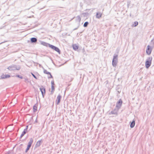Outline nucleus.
I'll list each match as a JSON object with an SVG mask.
<instances>
[{"mask_svg":"<svg viewBox=\"0 0 154 154\" xmlns=\"http://www.w3.org/2000/svg\"><path fill=\"white\" fill-rule=\"evenodd\" d=\"M152 59V57H149L147 59L145 62V66L146 68L148 69L150 66Z\"/></svg>","mask_w":154,"mask_h":154,"instance_id":"obj_1","label":"nucleus"},{"mask_svg":"<svg viewBox=\"0 0 154 154\" xmlns=\"http://www.w3.org/2000/svg\"><path fill=\"white\" fill-rule=\"evenodd\" d=\"M46 44L47 45H46V46H48L50 48H51V49L54 50L56 51L58 53H59V54H60V51L58 48L49 44Z\"/></svg>","mask_w":154,"mask_h":154,"instance_id":"obj_2","label":"nucleus"},{"mask_svg":"<svg viewBox=\"0 0 154 154\" xmlns=\"http://www.w3.org/2000/svg\"><path fill=\"white\" fill-rule=\"evenodd\" d=\"M152 47L148 45L147 46V48L146 51V54L149 55H150L152 52Z\"/></svg>","mask_w":154,"mask_h":154,"instance_id":"obj_3","label":"nucleus"},{"mask_svg":"<svg viewBox=\"0 0 154 154\" xmlns=\"http://www.w3.org/2000/svg\"><path fill=\"white\" fill-rule=\"evenodd\" d=\"M43 72L45 74H46L48 75V79L53 78V76L51 75V73L48 71L44 69Z\"/></svg>","mask_w":154,"mask_h":154,"instance_id":"obj_4","label":"nucleus"},{"mask_svg":"<svg viewBox=\"0 0 154 154\" xmlns=\"http://www.w3.org/2000/svg\"><path fill=\"white\" fill-rule=\"evenodd\" d=\"M61 98V96L60 95H58L57 97L56 100V102L57 104H58L60 102V100Z\"/></svg>","mask_w":154,"mask_h":154,"instance_id":"obj_5","label":"nucleus"},{"mask_svg":"<svg viewBox=\"0 0 154 154\" xmlns=\"http://www.w3.org/2000/svg\"><path fill=\"white\" fill-rule=\"evenodd\" d=\"M40 90L42 92V94L44 96V95L45 94V89L43 87H42L41 88H40Z\"/></svg>","mask_w":154,"mask_h":154,"instance_id":"obj_6","label":"nucleus"},{"mask_svg":"<svg viewBox=\"0 0 154 154\" xmlns=\"http://www.w3.org/2000/svg\"><path fill=\"white\" fill-rule=\"evenodd\" d=\"M116 57H114L112 60V65L114 66H115L116 64Z\"/></svg>","mask_w":154,"mask_h":154,"instance_id":"obj_7","label":"nucleus"},{"mask_svg":"<svg viewBox=\"0 0 154 154\" xmlns=\"http://www.w3.org/2000/svg\"><path fill=\"white\" fill-rule=\"evenodd\" d=\"M10 77V75L7 74V75H4L3 74L1 76V78L2 79H5L7 78H9Z\"/></svg>","mask_w":154,"mask_h":154,"instance_id":"obj_8","label":"nucleus"},{"mask_svg":"<svg viewBox=\"0 0 154 154\" xmlns=\"http://www.w3.org/2000/svg\"><path fill=\"white\" fill-rule=\"evenodd\" d=\"M38 107V104H35L33 107V110L34 112H35L37 111Z\"/></svg>","mask_w":154,"mask_h":154,"instance_id":"obj_9","label":"nucleus"},{"mask_svg":"<svg viewBox=\"0 0 154 154\" xmlns=\"http://www.w3.org/2000/svg\"><path fill=\"white\" fill-rule=\"evenodd\" d=\"M102 14L100 12L97 13L96 14V17L97 18H100L102 16Z\"/></svg>","mask_w":154,"mask_h":154,"instance_id":"obj_10","label":"nucleus"},{"mask_svg":"<svg viewBox=\"0 0 154 154\" xmlns=\"http://www.w3.org/2000/svg\"><path fill=\"white\" fill-rule=\"evenodd\" d=\"M41 141L38 140V141L36 144L35 146L36 147H38L39 146L41 145Z\"/></svg>","mask_w":154,"mask_h":154,"instance_id":"obj_11","label":"nucleus"},{"mask_svg":"<svg viewBox=\"0 0 154 154\" xmlns=\"http://www.w3.org/2000/svg\"><path fill=\"white\" fill-rule=\"evenodd\" d=\"M73 48L75 50H76L78 49V46L76 44H74L72 45Z\"/></svg>","mask_w":154,"mask_h":154,"instance_id":"obj_12","label":"nucleus"},{"mask_svg":"<svg viewBox=\"0 0 154 154\" xmlns=\"http://www.w3.org/2000/svg\"><path fill=\"white\" fill-rule=\"evenodd\" d=\"M37 39L35 38H32L31 39V41L32 42H37Z\"/></svg>","mask_w":154,"mask_h":154,"instance_id":"obj_13","label":"nucleus"},{"mask_svg":"<svg viewBox=\"0 0 154 154\" xmlns=\"http://www.w3.org/2000/svg\"><path fill=\"white\" fill-rule=\"evenodd\" d=\"M33 139L31 138L30 139L29 142L28 143V145L31 146L32 143H33Z\"/></svg>","mask_w":154,"mask_h":154,"instance_id":"obj_14","label":"nucleus"},{"mask_svg":"<svg viewBox=\"0 0 154 154\" xmlns=\"http://www.w3.org/2000/svg\"><path fill=\"white\" fill-rule=\"evenodd\" d=\"M122 101L121 99L119 100L118 102V105L119 106H121L122 104Z\"/></svg>","mask_w":154,"mask_h":154,"instance_id":"obj_15","label":"nucleus"},{"mask_svg":"<svg viewBox=\"0 0 154 154\" xmlns=\"http://www.w3.org/2000/svg\"><path fill=\"white\" fill-rule=\"evenodd\" d=\"M135 125V122L134 121H133L131 123L130 125V127L131 128H133Z\"/></svg>","mask_w":154,"mask_h":154,"instance_id":"obj_16","label":"nucleus"},{"mask_svg":"<svg viewBox=\"0 0 154 154\" xmlns=\"http://www.w3.org/2000/svg\"><path fill=\"white\" fill-rule=\"evenodd\" d=\"M26 133V131L25 130H24V131L23 132L22 134L21 135V137H22Z\"/></svg>","mask_w":154,"mask_h":154,"instance_id":"obj_17","label":"nucleus"},{"mask_svg":"<svg viewBox=\"0 0 154 154\" xmlns=\"http://www.w3.org/2000/svg\"><path fill=\"white\" fill-rule=\"evenodd\" d=\"M31 146L28 145L27 147V148L26 149V152H27V151L29 150L30 147Z\"/></svg>","mask_w":154,"mask_h":154,"instance_id":"obj_18","label":"nucleus"},{"mask_svg":"<svg viewBox=\"0 0 154 154\" xmlns=\"http://www.w3.org/2000/svg\"><path fill=\"white\" fill-rule=\"evenodd\" d=\"M54 90V86H51V92H53Z\"/></svg>","mask_w":154,"mask_h":154,"instance_id":"obj_19","label":"nucleus"},{"mask_svg":"<svg viewBox=\"0 0 154 154\" xmlns=\"http://www.w3.org/2000/svg\"><path fill=\"white\" fill-rule=\"evenodd\" d=\"M88 24V23L87 22H85L84 24V26L85 27H87Z\"/></svg>","mask_w":154,"mask_h":154,"instance_id":"obj_20","label":"nucleus"},{"mask_svg":"<svg viewBox=\"0 0 154 154\" xmlns=\"http://www.w3.org/2000/svg\"><path fill=\"white\" fill-rule=\"evenodd\" d=\"M8 69L9 70H13V66H9L8 68Z\"/></svg>","mask_w":154,"mask_h":154,"instance_id":"obj_21","label":"nucleus"},{"mask_svg":"<svg viewBox=\"0 0 154 154\" xmlns=\"http://www.w3.org/2000/svg\"><path fill=\"white\" fill-rule=\"evenodd\" d=\"M51 86H54V81H52L51 82Z\"/></svg>","mask_w":154,"mask_h":154,"instance_id":"obj_22","label":"nucleus"},{"mask_svg":"<svg viewBox=\"0 0 154 154\" xmlns=\"http://www.w3.org/2000/svg\"><path fill=\"white\" fill-rule=\"evenodd\" d=\"M17 77H19V78H20V79H21L23 78V77H22V76H20V75H17Z\"/></svg>","mask_w":154,"mask_h":154,"instance_id":"obj_23","label":"nucleus"},{"mask_svg":"<svg viewBox=\"0 0 154 154\" xmlns=\"http://www.w3.org/2000/svg\"><path fill=\"white\" fill-rule=\"evenodd\" d=\"M151 43L153 45H154V40L152 39L151 41Z\"/></svg>","mask_w":154,"mask_h":154,"instance_id":"obj_24","label":"nucleus"},{"mask_svg":"<svg viewBox=\"0 0 154 154\" xmlns=\"http://www.w3.org/2000/svg\"><path fill=\"white\" fill-rule=\"evenodd\" d=\"M32 75L33 76V77L36 79H37V78L33 74L31 73Z\"/></svg>","mask_w":154,"mask_h":154,"instance_id":"obj_25","label":"nucleus"},{"mask_svg":"<svg viewBox=\"0 0 154 154\" xmlns=\"http://www.w3.org/2000/svg\"><path fill=\"white\" fill-rule=\"evenodd\" d=\"M138 24V22L137 21H135V26H137Z\"/></svg>","mask_w":154,"mask_h":154,"instance_id":"obj_26","label":"nucleus"},{"mask_svg":"<svg viewBox=\"0 0 154 154\" xmlns=\"http://www.w3.org/2000/svg\"><path fill=\"white\" fill-rule=\"evenodd\" d=\"M46 44H47V43H44V45H45V46H46V45H47Z\"/></svg>","mask_w":154,"mask_h":154,"instance_id":"obj_27","label":"nucleus"},{"mask_svg":"<svg viewBox=\"0 0 154 154\" xmlns=\"http://www.w3.org/2000/svg\"><path fill=\"white\" fill-rule=\"evenodd\" d=\"M26 127H27H27H28V126H26Z\"/></svg>","mask_w":154,"mask_h":154,"instance_id":"obj_28","label":"nucleus"}]
</instances>
